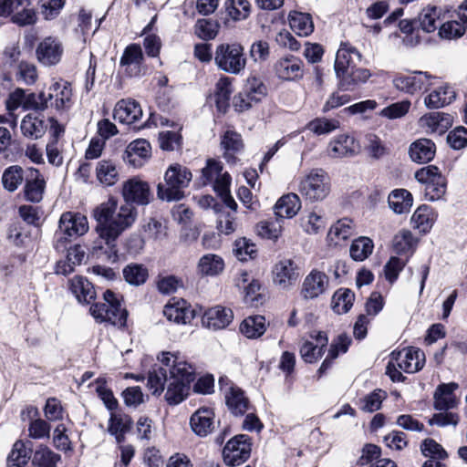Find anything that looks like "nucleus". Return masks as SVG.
Here are the masks:
<instances>
[{"mask_svg":"<svg viewBox=\"0 0 467 467\" xmlns=\"http://www.w3.org/2000/svg\"><path fill=\"white\" fill-rule=\"evenodd\" d=\"M122 196L126 204L130 205H147L152 199L149 183L138 177L130 178L123 183Z\"/></svg>","mask_w":467,"mask_h":467,"instance_id":"12","label":"nucleus"},{"mask_svg":"<svg viewBox=\"0 0 467 467\" xmlns=\"http://www.w3.org/2000/svg\"><path fill=\"white\" fill-rule=\"evenodd\" d=\"M274 282L283 288L294 285L299 277L296 265L291 259L280 260L274 268Z\"/></svg>","mask_w":467,"mask_h":467,"instance_id":"22","label":"nucleus"},{"mask_svg":"<svg viewBox=\"0 0 467 467\" xmlns=\"http://www.w3.org/2000/svg\"><path fill=\"white\" fill-rule=\"evenodd\" d=\"M163 315L169 321L182 325L190 323L194 317L193 311L185 300L174 298L164 306Z\"/></svg>","mask_w":467,"mask_h":467,"instance_id":"24","label":"nucleus"},{"mask_svg":"<svg viewBox=\"0 0 467 467\" xmlns=\"http://www.w3.org/2000/svg\"><path fill=\"white\" fill-rule=\"evenodd\" d=\"M96 175L99 182L106 186L114 185L119 179V172L113 161L102 160L98 162Z\"/></svg>","mask_w":467,"mask_h":467,"instance_id":"46","label":"nucleus"},{"mask_svg":"<svg viewBox=\"0 0 467 467\" xmlns=\"http://www.w3.org/2000/svg\"><path fill=\"white\" fill-rule=\"evenodd\" d=\"M441 9L437 6L424 7L418 16L417 22L427 33L434 32L441 22Z\"/></svg>","mask_w":467,"mask_h":467,"instance_id":"42","label":"nucleus"},{"mask_svg":"<svg viewBox=\"0 0 467 467\" xmlns=\"http://www.w3.org/2000/svg\"><path fill=\"white\" fill-rule=\"evenodd\" d=\"M436 214L428 205H420L411 216V224L421 233H427L432 227Z\"/></svg>","mask_w":467,"mask_h":467,"instance_id":"41","label":"nucleus"},{"mask_svg":"<svg viewBox=\"0 0 467 467\" xmlns=\"http://www.w3.org/2000/svg\"><path fill=\"white\" fill-rule=\"evenodd\" d=\"M465 32V26L462 22L456 20L443 23L439 29V36L445 39H454L461 37Z\"/></svg>","mask_w":467,"mask_h":467,"instance_id":"59","label":"nucleus"},{"mask_svg":"<svg viewBox=\"0 0 467 467\" xmlns=\"http://www.w3.org/2000/svg\"><path fill=\"white\" fill-rule=\"evenodd\" d=\"M214 61L220 69L237 75L246 66L244 47L239 43L221 44L216 47Z\"/></svg>","mask_w":467,"mask_h":467,"instance_id":"6","label":"nucleus"},{"mask_svg":"<svg viewBox=\"0 0 467 467\" xmlns=\"http://www.w3.org/2000/svg\"><path fill=\"white\" fill-rule=\"evenodd\" d=\"M371 74L370 71L363 67H352L348 73L337 77L339 87L344 90L352 91L360 84L365 83Z\"/></svg>","mask_w":467,"mask_h":467,"instance_id":"37","label":"nucleus"},{"mask_svg":"<svg viewBox=\"0 0 467 467\" xmlns=\"http://www.w3.org/2000/svg\"><path fill=\"white\" fill-rule=\"evenodd\" d=\"M436 152L435 144L429 139L414 141L409 150L410 157L414 162L426 163L431 161Z\"/></svg>","mask_w":467,"mask_h":467,"instance_id":"32","label":"nucleus"},{"mask_svg":"<svg viewBox=\"0 0 467 467\" xmlns=\"http://www.w3.org/2000/svg\"><path fill=\"white\" fill-rule=\"evenodd\" d=\"M88 230V219L79 213L66 212L58 222L57 238L55 247L57 250L65 247L67 239L77 238L85 234Z\"/></svg>","mask_w":467,"mask_h":467,"instance_id":"7","label":"nucleus"},{"mask_svg":"<svg viewBox=\"0 0 467 467\" xmlns=\"http://www.w3.org/2000/svg\"><path fill=\"white\" fill-rule=\"evenodd\" d=\"M386 398V393L381 389H376L361 400V410L366 412L378 410Z\"/></svg>","mask_w":467,"mask_h":467,"instance_id":"62","label":"nucleus"},{"mask_svg":"<svg viewBox=\"0 0 467 467\" xmlns=\"http://www.w3.org/2000/svg\"><path fill=\"white\" fill-rule=\"evenodd\" d=\"M392 359L396 361L399 368L406 373H415L421 369L425 363L424 353L416 348H408L400 351L392 352Z\"/></svg>","mask_w":467,"mask_h":467,"instance_id":"15","label":"nucleus"},{"mask_svg":"<svg viewBox=\"0 0 467 467\" xmlns=\"http://www.w3.org/2000/svg\"><path fill=\"white\" fill-rule=\"evenodd\" d=\"M69 288L79 303L89 304L96 298L93 285L83 276H75L69 280Z\"/></svg>","mask_w":467,"mask_h":467,"instance_id":"33","label":"nucleus"},{"mask_svg":"<svg viewBox=\"0 0 467 467\" xmlns=\"http://www.w3.org/2000/svg\"><path fill=\"white\" fill-rule=\"evenodd\" d=\"M447 142L454 150H462L467 146V129L459 126L451 130L447 136Z\"/></svg>","mask_w":467,"mask_h":467,"instance_id":"64","label":"nucleus"},{"mask_svg":"<svg viewBox=\"0 0 467 467\" xmlns=\"http://www.w3.org/2000/svg\"><path fill=\"white\" fill-rule=\"evenodd\" d=\"M215 414L212 408H199L190 419L192 431L199 437H206L215 429Z\"/></svg>","mask_w":467,"mask_h":467,"instance_id":"17","label":"nucleus"},{"mask_svg":"<svg viewBox=\"0 0 467 467\" xmlns=\"http://www.w3.org/2000/svg\"><path fill=\"white\" fill-rule=\"evenodd\" d=\"M266 94L267 88L263 81L251 77L247 78L243 91L234 97L233 105L235 110L243 112L262 101Z\"/></svg>","mask_w":467,"mask_h":467,"instance_id":"9","label":"nucleus"},{"mask_svg":"<svg viewBox=\"0 0 467 467\" xmlns=\"http://www.w3.org/2000/svg\"><path fill=\"white\" fill-rule=\"evenodd\" d=\"M339 127V122L336 119H328L325 118H317L310 121L307 128L310 131L323 135L332 132Z\"/></svg>","mask_w":467,"mask_h":467,"instance_id":"57","label":"nucleus"},{"mask_svg":"<svg viewBox=\"0 0 467 467\" xmlns=\"http://www.w3.org/2000/svg\"><path fill=\"white\" fill-rule=\"evenodd\" d=\"M31 457V451L22 441H17L7 457V467H24Z\"/></svg>","mask_w":467,"mask_h":467,"instance_id":"52","label":"nucleus"},{"mask_svg":"<svg viewBox=\"0 0 467 467\" xmlns=\"http://www.w3.org/2000/svg\"><path fill=\"white\" fill-rule=\"evenodd\" d=\"M240 331L248 338H257L265 331V318L263 316L246 317L240 325Z\"/></svg>","mask_w":467,"mask_h":467,"instance_id":"43","label":"nucleus"},{"mask_svg":"<svg viewBox=\"0 0 467 467\" xmlns=\"http://www.w3.org/2000/svg\"><path fill=\"white\" fill-rule=\"evenodd\" d=\"M49 106L57 110H67L72 106V88L70 83L60 80L48 88Z\"/></svg>","mask_w":467,"mask_h":467,"instance_id":"19","label":"nucleus"},{"mask_svg":"<svg viewBox=\"0 0 467 467\" xmlns=\"http://www.w3.org/2000/svg\"><path fill=\"white\" fill-rule=\"evenodd\" d=\"M359 146L355 139L347 134L338 135L328 145V155L332 158H343L355 155Z\"/></svg>","mask_w":467,"mask_h":467,"instance_id":"25","label":"nucleus"},{"mask_svg":"<svg viewBox=\"0 0 467 467\" xmlns=\"http://www.w3.org/2000/svg\"><path fill=\"white\" fill-rule=\"evenodd\" d=\"M328 286V277L318 270H312L305 278L301 294L305 299H314L322 295Z\"/></svg>","mask_w":467,"mask_h":467,"instance_id":"20","label":"nucleus"},{"mask_svg":"<svg viewBox=\"0 0 467 467\" xmlns=\"http://www.w3.org/2000/svg\"><path fill=\"white\" fill-rule=\"evenodd\" d=\"M113 116L116 120L130 125L141 119L142 109L140 105L131 99H120L115 106Z\"/></svg>","mask_w":467,"mask_h":467,"instance_id":"21","label":"nucleus"},{"mask_svg":"<svg viewBox=\"0 0 467 467\" xmlns=\"http://www.w3.org/2000/svg\"><path fill=\"white\" fill-rule=\"evenodd\" d=\"M219 23L212 18H200L193 26L195 36L205 41L214 39L219 33Z\"/></svg>","mask_w":467,"mask_h":467,"instance_id":"47","label":"nucleus"},{"mask_svg":"<svg viewBox=\"0 0 467 467\" xmlns=\"http://www.w3.org/2000/svg\"><path fill=\"white\" fill-rule=\"evenodd\" d=\"M227 178L231 182V177L227 172H223V165L220 161L213 159L207 161L206 166L202 170V183L203 185L213 183V189L216 190L222 179Z\"/></svg>","mask_w":467,"mask_h":467,"instance_id":"36","label":"nucleus"},{"mask_svg":"<svg viewBox=\"0 0 467 467\" xmlns=\"http://www.w3.org/2000/svg\"><path fill=\"white\" fill-rule=\"evenodd\" d=\"M299 192L310 202L323 201L330 192V181L321 169H313L300 181Z\"/></svg>","mask_w":467,"mask_h":467,"instance_id":"5","label":"nucleus"},{"mask_svg":"<svg viewBox=\"0 0 467 467\" xmlns=\"http://www.w3.org/2000/svg\"><path fill=\"white\" fill-rule=\"evenodd\" d=\"M273 68L275 76L282 81H296L304 76V62L292 55L278 58Z\"/></svg>","mask_w":467,"mask_h":467,"instance_id":"13","label":"nucleus"},{"mask_svg":"<svg viewBox=\"0 0 467 467\" xmlns=\"http://www.w3.org/2000/svg\"><path fill=\"white\" fill-rule=\"evenodd\" d=\"M20 128L22 133L26 137L34 140L41 138L45 133L44 122L36 117H33L31 115H26L22 119Z\"/></svg>","mask_w":467,"mask_h":467,"instance_id":"53","label":"nucleus"},{"mask_svg":"<svg viewBox=\"0 0 467 467\" xmlns=\"http://www.w3.org/2000/svg\"><path fill=\"white\" fill-rule=\"evenodd\" d=\"M131 418L124 413L112 412L109 420V432L113 435L118 443L125 441V434L132 426Z\"/></svg>","mask_w":467,"mask_h":467,"instance_id":"34","label":"nucleus"},{"mask_svg":"<svg viewBox=\"0 0 467 467\" xmlns=\"http://www.w3.org/2000/svg\"><path fill=\"white\" fill-rule=\"evenodd\" d=\"M148 375V388L160 396L165 389L164 399L170 405H177L189 395L191 384L195 380L194 368L180 355L162 352Z\"/></svg>","mask_w":467,"mask_h":467,"instance_id":"1","label":"nucleus"},{"mask_svg":"<svg viewBox=\"0 0 467 467\" xmlns=\"http://www.w3.org/2000/svg\"><path fill=\"white\" fill-rule=\"evenodd\" d=\"M143 61L144 56L140 46L130 44L124 49L119 64L130 77H137L144 73Z\"/></svg>","mask_w":467,"mask_h":467,"instance_id":"18","label":"nucleus"},{"mask_svg":"<svg viewBox=\"0 0 467 467\" xmlns=\"http://www.w3.org/2000/svg\"><path fill=\"white\" fill-rule=\"evenodd\" d=\"M302 225L306 234H317L325 228L326 221L323 216L311 212L302 218Z\"/></svg>","mask_w":467,"mask_h":467,"instance_id":"61","label":"nucleus"},{"mask_svg":"<svg viewBox=\"0 0 467 467\" xmlns=\"http://www.w3.org/2000/svg\"><path fill=\"white\" fill-rule=\"evenodd\" d=\"M416 243L409 230H401L393 238V248L398 254H407L413 251Z\"/></svg>","mask_w":467,"mask_h":467,"instance_id":"54","label":"nucleus"},{"mask_svg":"<svg viewBox=\"0 0 467 467\" xmlns=\"http://www.w3.org/2000/svg\"><path fill=\"white\" fill-rule=\"evenodd\" d=\"M24 170L19 165H12L7 167L2 175L3 187L10 192H14L18 189L25 180Z\"/></svg>","mask_w":467,"mask_h":467,"instance_id":"48","label":"nucleus"},{"mask_svg":"<svg viewBox=\"0 0 467 467\" xmlns=\"http://www.w3.org/2000/svg\"><path fill=\"white\" fill-rule=\"evenodd\" d=\"M224 9L232 20L241 21L249 16L251 5L248 0H226Z\"/></svg>","mask_w":467,"mask_h":467,"instance_id":"49","label":"nucleus"},{"mask_svg":"<svg viewBox=\"0 0 467 467\" xmlns=\"http://www.w3.org/2000/svg\"><path fill=\"white\" fill-rule=\"evenodd\" d=\"M436 78L427 72L417 71L411 75H400L393 79V86L400 91L414 95L427 91Z\"/></svg>","mask_w":467,"mask_h":467,"instance_id":"10","label":"nucleus"},{"mask_svg":"<svg viewBox=\"0 0 467 467\" xmlns=\"http://www.w3.org/2000/svg\"><path fill=\"white\" fill-rule=\"evenodd\" d=\"M45 190L46 181L44 176L37 169H28L23 188L24 199L33 203H38L43 200Z\"/></svg>","mask_w":467,"mask_h":467,"instance_id":"16","label":"nucleus"},{"mask_svg":"<svg viewBox=\"0 0 467 467\" xmlns=\"http://www.w3.org/2000/svg\"><path fill=\"white\" fill-rule=\"evenodd\" d=\"M361 55L359 52L351 47L347 45H341L337 52L335 60V71L337 77L342 76L344 73H348L352 67H355V60L359 61Z\"/></svg>","mask_w":467,"mask_h":467,"instance_id":"28","label":"nucleus"},{"mask_svg":"<svg viewBox=\"0 0 467 467\" xmlns=\"http://www.w3.org/2000/svg\"><path fill=\"white\" fill-rule=\"evenodd\" d=\"M104 302L96 303L90 306L91 316L99 323L109 322L119 327H125L128 312L122 307L116 295L107 290L103 294Z\"/></svg>","mask_w":467,"mask_h":467,"instance_id":"4","label":"nucleus"},{"mask_svg":"<svg viewBox=\"0 0 467 467\" xmlns=\"http://www.w3.org/2000/svg\"><path fill=\"white\" fill-rule=\"evenodd\" d=\"M11 20L20 26H29L36 23V15L34 9L30 8L29 5H21L12 16Z\"/></svg>","mask_w":467,"mask_h":467,"instance_id":"63","label":"nucleus"},{"mask_svg":"<svg viewBox=\"0 0 467 467\" xmlns=\"http://www.w3.org/2000/svg\"><path fill=\"white\" fill-rule=\"evenodd\" d=\"M224 270L223 259L215 254H203L197 263L196 272L197 275L204 277H214L221 275Z\"/></svg>","mask_w":467,"mask_h":467,"instance_id":"29","label":"nucleus"},{"mask_svg":"<svg viewBox=\"0 0 467 467\" xmlns=\"http://www.w3.org/2000/svg\"><path fill=\"white\" fill-rule=\"evenodd\" d=\"M415 179L424 185V196L429 201L441 200L446 192L447 181L434 165L418 170L415 172Z\"/></svg>","mask_w":467,"mask_h":467,"instance_id":"8","label":"nucleus"},{"mask_svg":"<svg viewBox=\"0 0 467 467\" xmlns=\"http://www.w3.org/2000/svg\"><path fill=\"white\" fill-rule=\"evenodd\" d=\"M126 153L130 158L129 161H135V157L141 159L147 158L150 153V145L146 140H136L130 142L126 150Z\"/></svg>","mask_w":467,"mask_h":467,"instance_id":"58","label":"nucleus"},{"mask_svg":"<svg viewBox=\"0 0 467 467\" xmlns=\"http://www.w3.org/2000/svg\"><path fill=\"white\" fill-rule=\"evenodd\" d=\"M454 382L440 384L434 392V408L438 410H448L458 404L454 391L458 389Z\"/></svg>","mask_w":467,"mask_h":467,"instance_id":"26","label":"nucleus"},{"mask_svg":"<svg viewBox=\"0 0 467 467\" xmlns=\"http://www.w3.org/2000/svg\"><path fill=\"white\" fill-rule=\"evenodd\" d=\"M234 314L230 308L216 306L206 310L202 316V325L213 330L226 327L233 320Z\"/></svg>","mask_w":467,"mask_h":467,"instance_id":"23","label":"nucleus"},{"mask_svg":"<svg viewBox=\"0 0 467 467\" xmlns=\"http://www.w3.org/2000/svg\"><path fill=\"white\" fill-rule=\"evenodd\" d=\"M192 178L191 171L179 163L171 164L164 173V182L157 186L158 197L166 202L180 201Z\"/></svg>","mask_w":467,"mask_h":467,"instance_id":"3","label":"nucleus"},{"mask_svg":"<svg viewBox=\"0 0 467 467\" xmlns=\"http://www.w3.org/2000/svg\"><path fill=\"white\" fill-rule=\"evenodd\" d=\"M233 88L229 78L224 77L218 80L215 88V104L219 111L225 112L230 105V97Z\"/></svg>","mask_w":467,"mask_h":467,"instance_id":"44","label":"nucleus"},{"mask_svg":"<svg viewBox=\"0 0 467 467\" xmlns=\"http://www.w3.org/2000/svg\"><path fill=\"white\" fill-rule=\"evenodd\" d=\"M364 149L372 159L379 160L387 153V148L375 134H368L365 138Z\"/></svg>","mask_w":467,"mask_h":467,"instance_id":"56","label":"nucleus"},{"mask_svg":"<svg viewBox=\"0 0 467 467\" xmlns=\"http://www.w3.org/2000/svg\"><path fill=\"white\" fill-rule=\"evenodd\" d=\"M421 126L429 128L432 132H444L451 125V117L442 112H431L420 119Z\"/></svg>","mask_w":467,"mask_h":467,"instance_id":"45","label":"nucleus"},{"mask_svg":"<svg viewBox=\"0 0 467 467\" xmlns=\"http://www.w3.org/2000/svg\"><path fill=\"white\" fill-rule=\"evenodd\" d=\"M301 209V201L297 194L290 192L280 197L274 206L278 219L293 218Z\"/></svg>","mask_w":467,"mask_h":467,"instance_id":"30","label":"nucleus"},{"mask_svg":"<svg viewBox=\"0 0 467 467\" xmlns=\"http://www.w3.org/2000/svg\"><path fill=\"white\" fill-rule=\"evenodd\" d=\"M454 99V90L448 86H443L434 89L426 96L424 98V105L428 109H440L451 103Z\"/></svg>","mask_w":467,"mask_h":467,"instance_id":"38","label":"nucleus"},{"mask_svg":"<svg viewBox=\"0 0 467 467\" xmlns=\"http://www.w3.org/2000/svg\"><path fill=\"white\" fill-rule=\"evenodd\" d=\"M250 452L251 443L248 436L236 435L226 443L223 451V460L227 465H240L249 458Z\"/></svg>","mask_w":467,"mask_h":467,"instance_id":"11","label":"nucleus"},{"mask_svg":"<svg viewBox=\"0 0 467 467\" xmlns=\"http://www.w3.org/2000/svg\"><path fill=\"white\" fill-rule=\"evenodd\" d=\"M123 276L127 283L132 285H143L149 276L148 269L139 264H130L123 268Z\"/></svg>","mask_w":467,"mask_h":467,"instance_id":"51","label":"nucleus"},{"mask_svg":"<svg viewBox=\"0 0 467 467\" xmlns=\"http://www.w3.org/2000/svg\"><path fill=\"white\" fill-rule=\"evenodd\" d=\"M355 233L356 225L354 222L345 217L331 225L327 233V241L329 244L339 245L354 235Z\"/></svg>","mask_w":467,"mask_h":467,"instance_id":"27","label":"nucleus"},{"mask_svg":"<svg viewBox=\"0 0 467 467\" xmlns=\"http://www.w3.org/2000/svg\"><path fill=\"white\" fill-rule=\"evenodd\" d=\"M225 401L230 411L235 416L244 415L249 408V400L244 392L236 386H230L225 389Z\"/></svg>","mask_w":467,"mask_h":467,"instance_id":"31","label":"nucleus"},{"mask_svg":"<svg viewBox=\"0 0 467 467\" xmlns=\"http://www.w3.org/2000/svg\"><path fill=\"white\" fill-rule=\"evenodd\" d=\"M288 19L291 29L300 36H307L314 31V23L309 14L292 11Z\"/></svg>","mask_w":467,"mask_h":467,"instance_id":"39","label":"nucleus"},{"mask_svg":"<svg viewBox=\"0 0 467 467\" xmlns=\"http://www.w3.org/2000/svg\"><path fill=\"white\" fill-rule=\"evenodd\" d=\"M94 218L98 223L96 231L99 237L107 246V258L115 261L118 257L116 240L135 223L137 210L126 203L118 207L117 201L109 199L94 210Z\"/></svg>","mask_w":467,"mask_h":467,"instance_id":"2","label":"nucleus"},{"mask_svg":"<svg viewBox=\"0 0 467 467\" xmlns=\"http://www.w3.org/2000/svg\"><path fill=\"white\" fill-rule=\"evenodd\" d=\"M221 145L223 149V156L228 162H235V154L241 152L244 149L242 136L234 130H228L224 132L221 140Z\"/></svg>","mask_w":467,"mask_h":467,"instance_id":"35","label":"nucleus"},{"mask_svg":"<svg viewBox=\"0 0 467 467\" xmlns=\"http://www.w3.org/2000/svg\"><path fill=\"white\" fill-rule=\"evenodd\" d=\"M374 244L368 237L361 236L355 239L349 248V254L355 261H364L373 252Z\"/></svg>","mask_w":467,"mask_h":467,"instance_id":"50","label":"nucleus"},{"mask_svg":"<svg viewBox=\"0 0 467 467\" xmlns=\"http://www.w3.org/2000/svg\"><path fill=\"white\" fill-rule=\"evenodd\" d=\"M354 293L349 289H339L333 296V308L338 313H347L353 305Z\"/></svg>","mask_w":467,"mask_h":467,"instance_id":"55","label":"nucleus"},{"mask_svg":"<svg viewBox=\"0 0 467 467\" xmlns=\"http://www.w3.org/2000/svg\"><path fill=\"white\" fill-rule=\"evenodd\" d=\"M58 460L59 456L57 454L44 447L35 452L32 462L37 467H56Z\"/></svg>","mask_w":467,"mask_h":467,"instance_id":"60","label":"nucleus"},{"mask_svg":"<svg viewBox=\"0 0 467 467\" xmlns=\"http://www.w3.org/2000/svg\"><path fill=\"white\" fill-rule=\"evenodd\" d=\"M412 202L411 193L405 189L394 190L388 197L389 208L398 214L409 212L412 206Z\"/></svg>","mask_w":467,"mask_h":467,"instance_id":"40","label":"nucleus"},{"mask_svg":"<svg viewBox=\"0 0 467 467\" xmlns=\"http://www.w3.org/2000/svg\"><path fill=\"white\" fill-rule=\"evenodd\" d=\"M64 48L61 41L53 36L45 37L36 47L38 62L45 67L55 66L61 60Z\"/></svg>","mask_w":467,"mask_h":467,"instance_id":"14","label":"nucleus"}]
</instances>
